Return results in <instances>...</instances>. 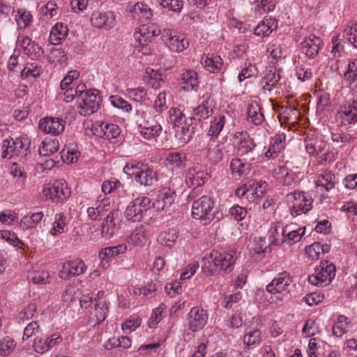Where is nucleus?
Masks as SVG:
<instances>
[{"label": "nucleus", "instance_id": "49530a36", "mask_svg": "<svg viewBox=\"0 0 357 357\" xmlns=\"http://www.w3.org/2000/svg\"><path fill=\"white\" fill-rule=\"evenodd\" d=\"M346 39L357 48V24L351 23L347 24L344 31V36Z\"/></svg>", "mask_w": 357, "mask_h": 357}, {"label": "nucleus", "instance_id": "13d9d810", "mask_svg": "<svg viewBox=\"0 0 357 357\" xmlns=\"http://www.w3.org/2000/svg\"><path fill=\"white\" fill-rule=\"evenodd\" d=\"M28 277L35 284H45L49 278V273L47 271H33Z\"/></svg>", "mask_w": 357, "mask_h": 357}, {"label": "nucleus", "instance_id": "0eeeda50", "mask_svg": "<svg viewBox=\"0 0 357 357\" xmlns=\"http://www.w3.org/2000/svg\"><path fill=\"white\" fill-rule=\"evenodd\" d=\"M208 319L206 310L199 306L192 307L187 315L188 330L193 333L200 331L207 324Z\"/></svg>", "mask_w": 357, "mask_h": 357}, {"label": "nucleus", "instance_id": "0e129e2a", "mask_svg": "<svg viewBox=\"0 0 357 357\" xmlns=\"http://www.w3.org/2000/svg\"><path fill=\"white\" fill-rule=\"evenodd\" d=\"M112 105L119 109H122L126 112H130L132 109L131 105L125 100L118 96H111L110 98Z\"/></svg>", "mask_w": 357, "mask_h": 357}, {"label": "nucleus", "instance_id": "dca6fc26", "mask_svg": "<svg viewBox=\"0 0 357 357\" xmlns=\"http://www.w3.org/2000/svg\"><path fill=\"white\" fill-rule=\"evenodd\" d=\"M291 282V277L286 271L280 273L267 286L266 291L272 294L284 291Z\"/></svg>", "mask_w": 357, "mask_h": 357}, {"label": "nucleus", "instance_id": "09e8293b", "mask_svg": "<svg viewBox=\"0 0 357 357\" xmlns=\"http://www.w3.org/2000/svg\"><path fill=\"white\" fill-rule=\"evenodd\" d=\"M305 228V227H301L298 229H292L289 230L288 229V227H285L284 228H282V237L281 239L282 242H283V236H284L286 232L287 233V238L289 241H292L294 243L298 242L301 238V236L304 235Z\"/></svg>", "mask_w": 357, "mask_h": 357}, {"label": "nucleus", "instance_id": "39448f33", "mask_svg": "<svg viewBox=\"0 0 357 357\" xmlns=\"http://www.w3.org/2000/svg\"><path fill=\"white\" fill-rule=\"evenodd\" d=\"M214 207L213 199L204 195L194 201L192 206V216L193 218L200 220L211 219V211Z\"/></svg>", "mask_w": 357, "mask_h": 357}, {"label": "nucleus", "instance_id": "c756f323", "mask_svg": "<svg viewBox=\"0 0 357 357\" xmlns=\"http://www.w3.org/2000/svg\"><path fill=\"white\" fill-rule=\"evenodd\" d=\"M181 88L186 91L196 90L198 86L197 73L193 70H185L182 74Z\"/></svg>", "mask_w": 357, "mask_h": 357}, {"label": "nucleus", "instance_id": "a211bd4d", "mask_svg": "<svg viewBox=\"0 0 357 357\" xmlns=\"http://www.w3.org/2000/svg\"><path fill=\"white\" fill-rule=\"evenodd\" d=\"M160 29L154 24H143L139 28V31L135 33V38L139 45L143 46L145 43L160 34Z\"/></svg>", "mask_w": 357, "mask_h": 357}, {"label": "nucleus", "instance_id": "3c124183", "mask_svg": "<svg viewBox=\"0 0 357 357\" xmlns=\"http://www.w3.org/2000/svg\"><path fill=\"white\" fill-rule=\"evenodd\" d=\"M249 168L250 164L243 163L238 158H234L230 162V169L232 173H236L238 176L245 174Z\"/></svg>", "mask_w": 357, "mask_h": 357}, {"label": "nucleus", "instance_id": "e433bc0d", "mask_svg": "<svg viewBox=\"0 0 357 357\" xmlns=\"http://www.w3.org/2000/svg\"><path fill=\"white\" fill-rule=\"evenodd\" d=\"M178 238V231L176 229H170L167 231L160 234L158 241L162 245L167 247L172 246Z\"/></svg>", "mask_w": 357, "mask_h": 357}, {"label": "nucleus", "instance_id": "4d7b16f0", "mask_svg": "<svg viewBox=\"0 0 357 357\" xmlns=\"http://www.w3.org/2000/svg\"><path fill=\"white\" fill-rule=\"evenodd\" d=\"M58 190H56V194L54 196L57 197L58 202H62L66 198L69 197L70 195V190L68 188L67 184L63 181H58Z\"/></svg>", "mask_w": 357, "mask_h": 357}, {"label": "nucleus", "instance_id": "cd10ccee", "mask_svg": "<svg viewBox=\"0 0 357 357\" xmlns=\"http://www.w3.org/2000/svg\"><path fill=\"white\" fill-rule=\"evenodd\" d=\"M127 250V245L124 243L116 246L107 247L99 251L98 257L101 262L106 261L108 262L111 258L116 257L121 254L125 253ZM104 265V264H102Z\"/></svg>", "mask_w": 357, "mask_h": 357}, {"label": "nucleus", "instance_id": "a878e982", "mask_svg": "<svg viewBox=\"0 0 357 357\" xmlns=\"http://www.w3.org/2000/svg\"><path fill=\"white\" fill-rule=\"evenodd\" d=\"M326 148V143L320 139H307L305 140V149L310 155H319L323 153L324 160H326V157L329 153H324Z\"/></svg>", "mask_w": 357, "mask_h": 357}, {"label": "nucleus", "instance_id": "473e14b6", "mask_svg": "<svg viewBox=\"0 0 357 357\" xmlns=\"http://www.w3.org/2000/svg\"><path fill=\"white\" fill-rule=\"evenodd\" d=\"M223 149V144H218L213 147L211 145L206 150L203 151V153L211 164L216 165L222 158Z\"/></svg>", "mask_w": 357, "mask_h": 357}, {"label": "nucleus", "instance_id": "4be33fe9", "mask_svg": "<svg viewBox=\"0 0 357 357\" xmlns=\"http://www.w3.org/2000/svg\"><path fill=\"white\" fill-rule=\"evenodd\" d=\"M139 128L141 135L146 139L158 136L162 130L161 126L154 119L139 123Z\"/></svg>", "mask_w": 357, "mask_h": 357}, {"label": "nucleus", "instance_id": "f03ea898", "mask_svg": "<svg viewBox=\"0 0 357 357\" xmlns=\"http://www.w3.org/2000/svg\"><path fill=\"white\" fill-rule=\"evenodd\" d=\"M30 144V140L26 137L4 139L1 145V158L10 159L16 156L20 160L24 159L29 152Z\"/></svg>", "mask_w": 357, "mask_h": 357}, {"label": "nucleus", "instance_id": "2eb2a0df", "mask_svg": "<svg viewBox=\"0 0 357 357\" xmlns=\"http://www.w3.org/2000/svg\"><path fill=\"white\" fill-rule=\"evenodd\" d=\"M39 128L45 133L57 135L64 130V121L59 118L46 117L39 122Z\"/></svg>", "mask_w": 357, "mask_h": 357}, {"label": "nucleus", "instance_id": "393cba45", "mask_svg": "<svg viewBox=\"0 0 357 357\" xmlns=\"http://www.w3.org/2000/svg\"><path fill=\"white\" fill-rule=\"evenodd\" d=\"M280 79V73L275 68H271L270 70H267L261 81L264 93L271 92L272 89L277 85Z\"/></svg>", "mask_w": 357, "mask_h": 357}, {"label": "nucleus", "instance_id": "bb28decb", "mask_svg": "<svg viewBox=\"0 0 357 357\" xmlns=\"http://www.w3.org/2000/svg\"><path fill=\"white\" fill-rule=\"evenodd\" d=\"M142 170L137 175V182L144 186H153L158 181L156 173L150 169L147 165L141 167Z\"/></svg>", "mask_w": 357, "mask_h": 357}, {"label": "nucleus", "instance_id": "4468645a", "mask_svg": "<svg viewBox=\"0 0 357 357\" xmlns=\"http://www.w3.org/2000/svg\"><path fill=\"white\" fill-rule=\"evenodd\" d=\"M92 132L99 137H105L108 139L117 137L120 134L118 126L105 122H96L92 126Z\"/></svg>", "mask_w": 357, "mask_h": 357}, {"label": "nucleus", "instance_id": "338daca9", "mask_svg": "<svg viewBox=\"0 0 357 357\" xmlns=\"http://www.w3.org/2000/svg\"><path fill=\"white\" fill-rule=\"evenodd\" d=\"M79 73L77 70H71L68 74L62 79L60 84V87L64 90L70 86L73 81L79 77Z\"/></svg>", "mask_w": 357, "mask_h": 357}, {"label": "nucleus", "instance_id": "f8f14e48", "mask_svg": "<svg viewBox=\"0 0 357 357\" xmlns=\"http://www.w3.org/2000/svg\"><path fill=\"white\" fill-rule=\"evenodd\" d=\"M336 116L337 119L341 120L343 125L356 123L357 122V99L347 101L341 106Z\"/></svg>", "mask_w": 357, "mask_h": 357}, {"label": "nucleus", "instance_id": "864d4df0", "mask_svg": "<svg viewBox=\"0 0 357 357\" xmlns=\"http://www.w3.org/2000/svg\"><path fill=\"white\" fill-rule=\"evenodd\" d=\"M77 289L72 286H68L64 291L62 293V299L67 303H73L77 301L78 296L77 295Z\"/></svg>", "mask_w": 357, "mask_h": 357}, {"label": "nucleus", "instance_id": "7ed1b4c3", "mask_svg": "<svg viewBox=\"0 0 357 357\" xmlns=\"http://www.w3.org/2000/svg\"><path fill=\"white\" fill-rule=\"evenodd\" d=\"M335 266L322 261L314 270V274L309 275L308 282L315 286L324 287L328 284L335 275Z\"/></svg>", "mask_w": 357, "mask_h": 357}, {"label": "nucleus", "instance_id": "e2e57ef3", "mask_svg": "<svg viewBox=\"0 0 357 357\" xmlns=\"http://www.w3.org/2000/svg\"><path fill=\"white\" fill-rule=\"evenodd\" d=\"M36 311V305L34 303H29L25 306L20 312L19 318L22 320L31 319Z\"/></svg>", "mask_w": 357, "mask_h": 357}, {"label": "nucleus", "instance_id": "20e7f679", "mask_svg": "<svg viewBox=\"0 0 357 357\" xmlns=\"http://www.w3.org/2000/svg\"><path fill=\"white\" fill-rule=\"evenodd\" d=\"M289 201L292 202L291 208V213L293 216H297L301 213H306L312 208L313 199L308 194L301 192L294 191L287 195Z\"/></svg>", "mask_w": 357, "mask_h": 357}, {"label": "nucleus", "instance_id": "5fc2aeb1", "mask_svg": "<svg viewBox=\"0 0 357 357\" xmlns=\"http://www.w3.org/2000/svg\"><path fill=\"white\" fill-rule=\"evenodd\" d=\"M31 18L32 17L30 12L26 11V10L20 9L17 12V16L15 20L20 27L25 28L29 26L31 22Z\"/></svg>", "mask_w": 357, "mask_h": 357}, {"label": "nucleus", "instance_id": "de8ad7c7", "mask_svg": "<svg viewBox=\"0 0 357 357\" xmlns=\"http://www.w3.org/2000/svg\"><path fill=\"white\" fill-rule=\"evenodd\" d=\"M185 160V154L181 152L169 153L166 158V161L168 164L176 167H181L183 166V164Z\"/></svg>", "mask_w": 357, "mask_h": 357}, {"label": "nucleus", "instance_id": "72a5a7b5", "mask_svg": "<svg viewBox=\"0 0 357 357\" xmlns=\"http://www.w3.org/2000/svg\"><path fill=\"white\" fill-rule=\"evenodd\" d=\"M316 183L317 187L324 188L326 191L329 192L335 188V176L331 172H325L319 176Z\"/></svg>", "mask_w": 357, "mask_h": 357}, {"label": "nucleus", "instance_id": "4c0bfd02", "mask_svg": "<svg viewBox=\"0 0 357 357\" xmlns=\"http://www.w3.org/2000/svg\"><path fill=\"white\" fill-rule=\"evenodd\" d=\"M59 150V142L54 139H45L42 142L38 152L40 155L47 156L56 153Z\"/></svg>", "mask_w": 357, "mask_h": 357}, {"label": "nucleus", "instance_id": "f257e3e1", "mask_svg": "<svg viewBox=\"0 0 357 357\" xmlns=\"http://www.w3.org/2000/svg\"><path fill=\"white\" fill-rule=\"evenodd\" d=\"M236 261L235 252L221 253L213 250L208 256L202 258V270L204 273H229Z\"/></svg>", "mask_w": 357, "mask_h": 357}, {"label": "nucleus", "instance_id": "79ce46f5", "mask_svg": "<svg viewBox=\"0 0 357 357\" xmlns=\"http://www.w3.org/2000/svg\"><path fill=\"white\" fill-rule=\"evenodd\" d=\"M225 124V116L220 115L215 117L211 123L208 134L213 137H216L220 134Z\"/></svg>", "mask_w": 357, "mask_h": 357}, {"label": "nucleus", "instance_id": "69168bd1", "mask_svg": "<svg viewBox=\"0 0 357 357\" xmlns=\"http://www.w3.org/2000/svg\"><path fill=\"white\" fill-rule=\"evenodd\" d=\"M284 139L285 137L282 135H277L274 138H273V142L269 146L273 150L272 152L279 153L284 149Z\"/></svg>", "mask_w": 357, "mask_h": 357}, {"label": "nucleus", "instance_id": "c85d7f7f", "mask_svg": "<svg viewBox=\"0 0 357 357\" xmlns=\"http://www.w3.org/2000/svg\"><path fill=\"white\" fill-rule=\"evenodd\" d=\"M20 43L24 53L33 59L39 57L40 53L43 52L40 46L32 41L29 36L23 37Z\"/></svg>", "mask_w": 357, "mask_h": 357}, {"label": "nucleus", "instance_id": "ea45409f", "mask_svg": "<svg viewBox=\"0 0 357 357\" xmlns=\"http://www.w3.org/2000/svg\"><path fill=\"white\" fill-rule=\"evenodd\" d=\"M349 326L348 318L344 315L338 316L333 327V334L336 337H342L347 332Z\"/></svg>", "mask_w": 357, "mask_h": 357}, {"label": "nucleus", "instance_id": "37998d69", "mask_svg": "<svg viewBox=\"0 0 357 357\" xmlns=\"http://www.w3.org/2000/svg\"><path fill=\"white\" fill-rule=\"evenodd\" d=\"M344 77L351 86L352 84L357 86V59L350 62L347 70L344 74Z\"/></svg>", "mask_w": 357, "mask_h": 357}, {"label": "nucleus", "instance_id": "c03bdc74", "mask_svg": "<svg viewBox=\"0 0 357 357\" xmlns=\"http://www.w3.org/2000/svg\"><path fill=\"white\" fill-rule=\"evenodd\" d=\"M126 93L130 98L135 102H142L148 99L146 91L143 87L128 89Z\"/></svg>", "mask_w": 357, "mask_h": 357}, {"label": "nucleus", "instance_id": "58836bf2", "mask_svg": "<svg viewBox=\"0 0 357 357\" xmlns=\"http://www.w3.org/2000/svg\"><path fill=\"white\" fill-rule=\"evenodd\" d=\"M247 113L248 118L255 125H260L264 120V115L261 112V107L257 103L249 105Z\"/></svg>", "mask_w": 357, "mask_h": 357}, {"label": "nucleus", "instance_id": "052dcab7", "mask_svg": "<svg viewBox=\"0 0 357 357\" xmlns=\"http://www.w3.org/2000/svg\"><path fill=\"white\" fill-rule=\"evenodd\" d=\"M257 68L254 65L249 64L248 66L242 69L238 74V79L239 82H242L245 79L250 78L257 74Z\"/></svg>", "mask_w": 357, "mask_h": 357}, {"label": "nucleus", "instance_id": "aec40b11", "mask_svg": "<svg viewBox=\"0 0 357 357\" xmlns=\"http://www.w3.org/2000/svg\"><path fill=\"white\" fill-rule=\"evenodd\" d=\"M115 17L112 12H95L91 17V22L93 26L98 29H110L114 25Z\"/></svg>", "mask_w": 357, "mask_h": 357}, {"label": "nucleus", "instance_id": "9d476101", "mask_svg": "<svg viewBox=\"0 0 357 357\" xmlns=\"http://www.w3.org/2000/svg\"><path fill=\"white\" fill-rule=\"evenodd\" d=\"M215 107V102L210 96L199 101V105L192 109L190 120L201 121L212 116Z\"/></svg>", "mask_w": 357, "mask_h": 357}, {"label": "nucleus", "instance_id": "6ab92c4d", "mask_svg": "<svg viewBox=\"0 0 357 357\" xmlns=\"http://www.w3.org/2000/svg\"><path fill=\"white\" fill-rule=\"evenodd\" d=\"M321 40L313 34L310 35L301 44V50L308 58H314L317 55Z\"/></svg>", "mask_w": 357, "mask_h": 357}, {"label": "nucleus", "instance_id": "f704fd0d", "mask_svg": "<svg viewBox=\"0 0 357 357\" xmlns=\"http://www.w3.org/2000/svg\"><path fill=\"white\" fill-rule=\"evenodd\" d=\"M202 63L207 70L211 73L218 71L222 66V60L220 56L208 54L205 58H202Z\"/></svg>", "mask_w": 357, "mask_h": 357}, {"label": "nucleus", "instance_id": "5701e85b", "mask_svg": "<svg viewBox=\"0 0 357 357\" xmlns=\"http://www.w3.org/2000/svg\"><path fill=\"white\" fill-rule=\"evenodd\" d=\"M174 128L175 140L178 146H183L187 144L194 133V127L187 124L185 121H184V125L176 126Z\"/></svg>", "mask_w": 357, "mask_h": 357}, {"label": "nucleus", "instance_id": "6e6d98bb", "mask_svg": "<svg viewBox=\"0 0 357 357\" xmlns=\"http://www.w3.org/2000/svg\"><path fill=\"white\" fill-rule=\"evenodd\" d=\"M66 225V218L61 213L55 215V220L53 225V228L51 231V234L56 236L59 234H61L63 231V228Z\"/></svg>", "mask_w": 357, "mask_h": 357}, {"label": "nucleus", "instance_id": "a19ab883", "mask_svg": "<svg viewBox=\"0 0 357 357\" xmlns=\"http://www.w3.org/2000/svg\"><path fill=\"white\" fill-rule=\"evenodd\" d=\"M189 45L187 39L181 36L174 35L170 44L168 45L169 50L172 52H181L186 49Z\"/></svg>", "mask_w": 357, "mask_h": 357}, {"label": "nucleus", "instance_id": "9b49d317", "mask_svg": "<svg viewBox=\"0 0 357 357\" xmlns=\"http://www.w3.org/2000/svg\"><path fill=\"white\" fill-rule=\"evenodd\" d=\"M86 270V266L84 262L79 259H77L65 262L61 270L59 272V275L61 279L68 280L72 277L83 274Z\"/></svg>", "mask_w": 357, "mask_h": 357}, {"label": "nucleus", "instance_id": "412c9836", "mask_svg": "<svg viewBox=\"0 0 357 357\" xmlns=\"http://www.w3.org/2000/svg\"><path fill=\"white\" fill-rule=\"evenodd\" d=\"M119 215V211L114 209L107 215L102 222L101 230L102 234L105 237L109 238L114 234L117 229Z\"/></svg>", "mask_w": 357, "mask_h": 357}, {"label": "nucleus", "instance_id": "c9c22d12", "mask_svg": "<svg viewBox=\"0 0 357 357\" xmlns=\"http://www.w3.org/2000/svg\"><path fill=\"white\" fill-rule=\"evenodd\" d=\"M147 241V236L143 226H139L131 233L128 242L135 246L143 245Z\"/></svg>", "mask_w": 357, "mask_h": 357}, {"label": "nucleus", "instance_id": "b1692460", "mask_svg": "<svg viewBox=\"0 0 357 357\" xmlns=\"http://www.w3.org/2000/svg\"><path fill=\"white\" fill-rule=\"evenodd\" d=\"M176 195L169 189L165 190L153 203V207L158 211H164L169 208L174 202Z\"/></svg>", "mask_w": 357, "mask_h": 357}, {"label": "nucleus", "instance_id": "8fccbe9b", "mask_svg": "<svg viewBox=\"0 0 357 357\" xmlns=\"http://www.w3.org/2000/svg\"><path fill=\"white\" fill-rule=\"evenodd\" d=\"M261 340V331L258 329L248 333L243 337V342L248 347L258 345Z\"/></svg>", "mask_w": 357, "mask_h": 357}, {"label": "nucleus", "instance_id": "423d86ee", "mask_svg": "<svg viewBox=\"0 0 357 357\" xmlns=\"http://www.w3.org/2000/svg\"><path fill=\"white\" fill-rule=\"evenodd\" d=\"M151 200L149 197L136 198L127 206L125 216L127 220L132 222H139L145 212L149 208Z\"/></svg>", "mask_w": 357, "mask_h": 357}, {"label": "nucleus", "instance_id": "680f3d73", "mask_svg": "<svg viewBox=\"0 0 357 357\" xmlns=\"http://www.w3.org/2000/svg\"><path fill=\"white\" fill-rule=\"evenodd\" d=\"M321 243L316 242L305 248V252L312 260H317L321 255L320 252Z\"/></svg>", "mask_w": 357, "mask_h": 357}, {"label": "nucleus", "instance_id": "774afa93", "mask_svg": "<svg viewBox=\"0 0 357 357\" xmlns=\"http://www.w3.org/2000/svg\"><path fill=\"white\" fill-rule=\"evenodd\" d=\"M229 213L236 221H241L245 218L247 210L242 206L236 205L229 209Z\"/></svg>", "mask_w": 357, "mask_h": 357}, {"label": "nucleus", "instance_id": "1a4fd4ad", "mask_svg": "<svg viewBox=\"0 0 357 357\" xmlns=\"http://www.w3.org/2000/svg\"><path fill=\"white\" fill-rule=\"evenodd\" d=\"M96 91H86L84 96L79 100L78 107L80 109L79 113L84 116H89L99 108L100 98L95 93Z\"/></svg>", "mask_w": 357, "mask_h": 357}, {"label": "nucleus", "instance_id": "2f4dec72", "mask_svg": "<svg viewBox=\"0 0 357 357\" xmlns=\"http://www.w3.org/2000/svg\"><path fill=\"white\" fill-rule=\"evenodd\" d=\"M68 29L66 25L56 24L51 29L49 40L53 45H58L65 39Z\"/></svg>", "mask_w": 357, "mask_h": 357}, {"label": "nucleus", "instance_id": "7c9ffc66", "mask_svg": "<svg viewBox=\"0 0 357 357\" xmlns=\"http://www.w3.org/2000/svg\"><path fill=\"white\" fill-rule=\"evenodd\" d=\"M128 10L132 13L134 18L149 20L152 16L149 7L141 2L136 3L134 6H128Z\"/></svg>", "mask_w": 357, "mask_h": 357}, {"label": "nucleus", "instance_id": "a18cd8bd", "mask_svg": "<svg viewBox=\"0 0 357 357\" xmlns=\"http://www.w3.org/2000/svg\"><path fill=\"white\" fill-rule=\"evenodd\" d=\"M15 347V341L10 337H3L0 340V357H6L11 354Z\"/></svg>", "mask_w": 357, "mask_h": 357}, {"label": "nucleus", "instance_id": "bf43d9fd", "mask_svg": "<svg viewBox=\"0 0 357 357\" xmlns=\"http://www.w3.org/2000/svg\"><path fill=\"white\" fill-rule=\"evenodd\" d=\"M160 6L174 12H180L183 7L181 1L179 0H160Z\"/></svg>", "mask_w": 357, "mask_h": 357}, {"label": "nucleus", "instance_id": "603ef678", "mask_svg": "<svg viewBox=\"0 0 357 357\" xmlns=\"http://www.w3.org/2000/svg\"><path fill=\"white\" fill-rule=\"evenodd\" d=\"M169 121L174 123V127L183 125L185 121V116L183 112L177 109L172 107L169 111Z\"/></svg>", "mask_w": 357, "mask_h": 357}, {"label": "nucleus", "instance_id": "ddd939ff", "mask_svg": "<svg viewBox=\"0 0 357 357\" xmlns=\"http://www.w3.org/2000/svg\"><path fill=\"white\" fill-rule=\"evenodd\" d=\"M233 143L240 155L248 154L255 147L254 140L246 132H236Z\"/></svg>", "mask_w": 357, "mask_h": 357}, {"label": "nucleus", "instance_id": "f3484780", "mask_svg": "<svg viewBox=\"0 0 357 357\" xmlns=\"http://www.w3.org/2000/svg\"><path fill=\"white\" fill-rule=\"evenodd\" d=\"M108 312V306L105 301H96L93 306L86 312L90 321L94 324H99L102 322Z\"/></svg>", "mask_w": 357, "mask_h": 357}, {"label": "nucleus", "instance_id": "6e6552de", "mask_svg": "<svg viewBox=\"0 0 357 357\" xmlns=\"http://www.w3.org/2000/svg\"><path fill=\"white\" fill-rule=\"evenodd\" d=\"M209 177V174L205 171L197 170L195 167L190 169L185 176V182L189 187H193V190L190 193L188 198H195L199 191L198 187L203 185Z\"/></svg>", "mask_w": 357, "mask_h": 357}]
</instances>
